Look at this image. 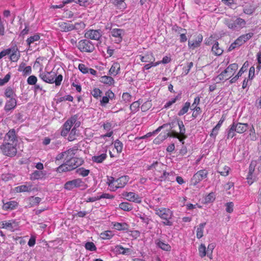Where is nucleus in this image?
<instances>
[{
	"instance_id": "obj_37",
	"label": "nucleus",
	"mask_w": 261,
	"mask_h": 261,
	"mask_svg": "<svg viewBox=\"0 0 261 261\" xmlns=\"http://www.w3.org/2000/svg\"><path fill=\"white\" fill-rule=\"evenodd\" d=\"M190 107V103L189 102H186L185 103V105L182 107V108L178 113V115L182 116V115H184L185 114H186L188 112Z\"/></svg>"
},
{
	"instance_id": "obj_45",
	"label": "nucleus",
	"mask_w": 261,
	"mask_h": 261,
	"mask_svg": "<svg viewBox=\"0 0 261 261\" xmlns=\"http://www.w3.org/2000/svg\"><path fill=\"white\" fill-rule=\"evenodd\" d=\"M85 248L87 250L90 251H95L96 247L93 242H87L85 244Z\"/></svg>"
},
{
	"instance_id": "obj_61",
	"label": "nucleus",
	"mask_w": 261,
	"mask_h": 261,
	"mask_svg": "<svg viewBox=\"0 0 261 261\" xmlns=\"http://www.w3.org/2000/svg\"><path fill=\"white\" fill-rule=\"evenodd\" d=\"M23 73L24 75H29L32 72V68L30 66H28L25 67L23 69Z\"/></svg>"
},
{
	"instance_id": "obj_24",
	"label": "nucleus",
	"mask_w": 261,
	"mask_h": 261,
	"mask_svg": "<svg viewBox=\"0 0 261 261\" xmlns=\"http://www.w3.org/2000/svg\"><path fill=\"white\" fill-rule=\"evenodd\" d=\"M140 60L143 62H153L155 58L152 53H148L144 56H140Z\"/></svg>"
},
{
	"instance_id": "obj_62",
	"label": "nucleus",
	"mask_w": 261,
	"mask_h": 261,
	"mask_svg": "<svg viewBox=\"0 0 261 261\" xmlns=\"http://www.w3.org/2000/svg\"><path fill=\"white\" fill-rule=\"evenodd\" d=\"M193 63L192 62L189 63L188 64L187 68H186L184 70V71L182 74H184V75L188 74L189 73L191 68L193 67Z\"/></svg>"
},
{
	"instance_id": "obj_4",
	"label": "nucleus",
	"mask_w": 261,
	"mask_h": 261,
	"mask_svg": "<svg viewBox=\"0 0 261 261\" xmlns=\"http://www.w3.org/2000/svg\"><path fill=\"white\" fill-rule=\"evenodd\" d=\"M77 47L82 52L91 53L95 49L94 45L88 39H83L80 41Z\"/></svg>"
},
{
	"instance_id": "obj_39",
	"label": "nucleus",
	"mask_w": 261,
	"mask_h": 261,
	"mask_svg": "<svg viewBox=\"0 0 261 261\" xmlns=\"http://www.w3.org/2000/svg\"><path fill=\"white\" fill-rule=\"evenodd\" d=\"M40 39V36L38 35H35L34 36H31L29 37L27 40V44L29 46H31V44L34 43L35 41H38Z\"/></svg>"
},
{
	"instance_id": "obj_56",
	"label": "nucleus",
	"mask_w": 261,
	"mask_h": 261,
	"mask_svg": "<svg viewBox=\"0 0 261 261\" xmlns=\"http://www.w3.org/2000/svg\"><path fill=\"white\" fill-rule=\"evenodd\" d=\"M76 129L75 127L73 128L68 136V140L69 141H73L75 139L74 135L75 134Z\"/></svg>"
},
{
	"instance_id": "obj_53",
	"label": "nucleus",
	"mask_w": 261,
	"mask_h": 261,
	"mask_svg": "<svg viewBox=\"0 0 261 261\" xmlns=\"http://www.w3.org/2000/svg\"><path fill=\"white\" fill-rule=\"evenodd\" d=\"M11 75L10 73H8L4 79H1L0 78V86H3L6 83H7L10 79Z\"/></svg>"
},
{
	"instance_id": "obj_15",
	"label": "nucleus",
	"mask_w": 261,
	"mask_h": 261,
	"mask_svg": "<svg viewBox=\"0 0 261 261\" xmlns=\"http://www.w3.org/2000/svg\"><path fill=\"white\" fill-rule=\"evenodd\" d=\"M232 124H234V130L236 132L240 134L243 133L248 128L247 123H236L233 122Z\"/></svg>"
},
{
	"instance_id": "obj_17",
	"label": "nucleus",
	"mask_w": 261,
	"mask_h": 261,
	"mask_svg": "<svg viewBox=\"0 0 261 261\" xmlns=\"http://www.w3.org/2000/svg\"><path fill=\"white\" fill-rule=\"evenodd\" d=\"M11 50V54H10V59L12 62H16L18 61L20 57V54L18 50V49L16 47L10 48Z\"/></svg>"
},
{
	"instance_id": "obj_50",
	"label": "nucleus",
	"mask_w": 261,
	"mask_h": 261,
	"mask_svg": "<svg viewBox=\"0 0 261 261\" xmlns=\"http://www.w3.org/2000/svg\"><path fill=\"white\" fill-rule=\"evenodd\" d=\"M79 69L81 71L82 73L85 74L89 72V68L87 67L84 64H80L79 65Z\"/></svg>"
},
{
	"instance_id": "obj_32",
	"label": "nucleus",
	"mask_w": 261,
	"mask_h": 261,
	"mask_svg": "<svg viewBox=\"0 0 261 261\" xmlns=\"http://www.w3.org/2000/svg\"><path fill=\"white\" fill-rule=\"evenodd\" d=\"M238 68L237 64L233 63L229 65L226 69L224 70V73H229V75L233 71H236Z\"/></svg>"
},
{
	"instance_id": "obj_7",
	"label": "nucleus",
	"mask_w": 261,
	"mask_h": 261,
	"mask_svg": "<svg viewBox=\"0 0 261 261\" xmlns=\"http://www.w3.org/2000/svg\"><path fill=\"white\" fill-rule=\"evenodd\" d=\"M102 35V32L100 30H90L86 32L85 37L86 38L99 40Z\"/></svg>"
},
{
	"instance_id": "obj_30",
	"label": "nucleus",
	"mask_w": 261,
	"mask_h": 261,
	"mask_svg": "<svg viewBox=\"0 0 261 261\" xmlns=\"http://www.w3.org/2000/svg\"><path fill=\"white\" fill-rule=\"evenodd\" d=\"M107 156L106 153H102L99 155L93 156L92 158V160L94 162L101 163L106 159Z\"/></svg>"
},
{
	"instance_id": "obj_22",
	"label": "nucleus",
	"mask_w": 261,
	"mask_h": 261,
	"mask_svg": "<svg viewBox=\"0 0 261 261\" xmlns=\"http://www.w3.org/2000/svg\"><path fill=\"white\" fill-rule=\"evenodd\" d=\"M155 242L156 245L162 250L165 251L170 250L171 246L168 244H166L159 239L156 240Z\"/></svg>"
},
{
	"instance_id": "obj_31",
	"label": "nucleus",
	"mask_w": 261,
	"mask_h": 261,
	"mask_svg": "<svg viewBox=\"0 0 261 261\" xmlns=\"http://www.w3.org/2000/svg\"><path fill=\"white\" fill-rule=\"evenodd\" d=\"M15 190L17 192H30L32 190V186L21 185L16 187Z\"/></svg>"
},
{
	"instance_id": "obj_27",
	"label": "nucleus",
	"mask_w": 261,
	"mask_h": 261,
	"mask_svg": "<svg viewBox=\"0 0 261 261\" xmlns=\"http://www.w3.org/2000/svg\"><path fill=\"white\" fill-rule=\"evenodd\" d=\"M113 227L115 229L118 230H128V225L126 223L116 222L114 224Z\"/></svg>"
},
{
	"instance_id": "obj_44",
	"label": "nucleus",
	"mask_w": 261,
	"mask_h": 261,
	"mask_svg": "<svg viewBox=\"0 0 261 261\" xmlns=\"http://www.w3.org/2000/svg\"><path fill=\"white\" fill-rule=\"evenodd\" d=\"M37 79L35 75H31L27 79V83L29 85H34L36 84Z\"/></svg>"
},
{
	"instance_id": "obj_26",
	"label": "nucleus",
	"mask_w": 261,
	"mask_h": 261,
	"mask_svg": "<svg viewBox=\"0 0 261 261\" xmlns=\"http://www.w3.org/2000/svg\"><path fill=\"white\" fill-rule=\"evenodd\" d=\"M120 70V65L119 64L115 63L113 64L109 70V73L112 75H116L119 73Z\"/></svg>"
},
{
	"instance_id": "obj_43",
	"label": "nucleus",
	"mask_w": 261,
	"mask_h": 261,
	"mask_svg": "<svg viewBox=\"0 0 261 261\" xmlns=\"http://www.w3.org/2000/svg\"><path fill=\"white\" fill-rule=\"evenodd\" d=\"M199 255L201 257H203L206 255V247L203 244H201L199 247Z\"/></svg>"
},
{
	"instance_id": "obj_41",
	"label": "nucleus",
	"mask_w": 261,
	"mask_h": 261,
	"mask_svg": "<svg viewBox=\"0 0 261 261\" xmlns=\"http://www.w3.org/2000/svg\"><path fill=\"white\" fill-rule=\"evenodd\" d=\"M76 172V173L82 175V176L85 177L89 174L90 171L89 170L85 169L83 168H80L77 169Z\"/></svg>"
},
{
	"instance_id": "obj_34",
	"label": "nucleus",
	"mask_w": 261,
	"mask_h": 261,
	"mask_svg": "<svg viewBox=\"0 0 261 261\" xmlns=\"http://www.w3.org/2000/svg\"><path fill=\"white\" fill-rule=\"evenodd\" d=\"M119 207L120 209L125 211H130L133 209L132 204L128 202H122L119 204Z\"/></svg>"
},
{
	"instance_id": "obj_9",
	"label": "nucleus",
	"mask_w": 261,
	"mask_h": 261,
	"mask_svg": "<svg viewBox=\"0 0 261 261\" xmlns=\"http://www.w3.org/2000/svg\"><path fill=\"white\" fill-rule=\"evenodd\" d=\"M207 174L208 172L205 170H201L196 173L192 178V181L194 185H196L199 181L207 177Z\"/></svg>"
},
{
	"instance_id": "obj_19",
	"label": "nucleus",
	"mask_w": 261,
	"mask_h": 261,
	"mask_svg": "<svg viewBox=\"0 0 261 261\" xmlns=\"http://www.w3.org/2000/svg\"><path fill=\"white\" fill-rule=\"evenodd\" d=\"M16 106V100L15 98H10L9 100H8L5 106V110L6 112H8L13 109Z\"/></svg>"
},
{
	"instance_id": "obj_35",
	"label": "nucleus",
	"mask_w": 261,
	"mask_h": 261,
	"mask_svg": "<svg viewBox=\"0 0 261 261\" xmlns=\"http://www.w3.org/2000/svg\"><path fill=\"white\" fill-rule=\"evenodd\" d=\"M72 170L71 168L66 165V162L57 168V171L59 172H66Z\"/></svg>"
},
{
	"instance_id": "obj_40",
	"label": "nucleus",
	"mask_w": 261,
	"mask_h": 261,
	"mask_svg": "<svg viewBox=\"0 0 261 261\" xmlns=\"http://www.w3.org/2000/svg\"><path fill=\"white\" fill-rule=\"evenodd\" d=\"M234 124H232L230 125V128H229L227 132V138H232L235 136V130H234Z\"/></svg>"
},
{
	"instance_id": "obj_1",
	"label": "nucleus",
	"mask_w": 261,
	"mask_h": 261,
	"mask_svg": "<svg viewBox=\"0 0 261 261\" xmlns=\"http://www.w3.org/2000/svg\"><path fill=\"white\" fill-rule=\"evenodd\" d=\"M17 143L5 142L3 143L0 147L3 153L7 156L13 157L16 155Z\"/></svg>"
},
{
	"instance_id": "obj_60",
	"label": "nucleus",
	"mask_w": 261,
	"mask_h": 261,
	"mask_svg": "<svg viewBox=\"0 0 261 261\" xmlns=\"http://www.w3.org/2000/svg\"><path fill=\"white\" fill-rule=\"evenodd\" d=\"M10 48H8L7 49L3 50L1 52H0V59L5 57L7 55H9L11 54Z\"/></svg>"
},
{
	"instance_id": "obj_14",
	"label": "nucleus",
	"mask_w": 261,
	"mask_h": 261,
	"mask_svg": "<svg viewBox=\"0 0 261 261\" xmlns=\"http://www.w3.org/2000/svg\"><path fill=\"white\" fill-rule=\"evenodd\" d=\"M203 37L202 35L199 34L195 40H189L188 42V46L190 48H192V49H195L199 47L200 45V44L202 41Z\"/></svg>"
},
{
	"instance_id": "obj_12",
	"label": "nucleus",
	"mask_w": 261,
	"mask_h": 261,
	"mask_svg": "<svg viewBox=\"0 0 261 261\" xmlns=\"http://www.w3.org/2000/svg\"><path fill=\"white\" fill-rule=\"evenodd\" d=\"M123 32V31L120 29H114L111 30V34L112 36L115 38L114 40L115 43H119L121 42Z\"/></svg>"
},
{
	"instance_id": "obj_42",
	"label": "nucleus",
	"mask_w": 261,
	"mask_h": 261,
	"mask_svg": "<svg viewBox=\"0 0 261 261\" xmlns=\"http://www.w3.org/2000/svg\"><path fill=\"white\" fill-rule=\"evenodd\" d=\"M114 147L118 152H121L123 148V144L119 140H117L114 143Z\"/></svg>"
},
{
	"instance_id": "obj_33",
	"label": "nucleus",
	"mask_w": 261,
	"mask_h": 261,
	"mask_svg": "<svg viewBox=\"0 0 261 261\" xmlns=\"http://www.w3.org/2000/svg\"><path fill=\"white\" fill-rule=\"evenodd\" d=\"M5 95L10 98H15L14 97L16 96L14 91L11 87H8L6 89Z\"/></svg>"
},
{
	"instance_id": "obj_21",
	"label": "nucleus",
	"mask_w": 261,
	"mask_h": 261,
	"mask_svg": "<svg viewBox=\"0 0 261 261\" xmlns=\"http://www.w3.org/2000/svg\"><path fill=\"white\" fill-rule=\"evenodd\" d=\"M212 51L216 56H220L223 54V49L219 47L218 42H215L212 48Z\"/></svg>"
},
{
	"instance_id": "obj_20",
	"label": "nucleus",
	"mask_w": 261,
	"mask_h": 261,
	"mask_svg": "<svg viewBox=\"0 0 261 261\" xmlns=\"http://www.w3.org/2000/svg\"><path fill=\"white\" fill-rule=\"evenodd\" d=\"M60 28L61 30L65 32H68L74 30L75 26L73 24L68 22H61L60 23Z\"/></svg>"
},
{
	"instance_id": "obj_5",
	"label": "nucleus",
	"mask_w": 261,
	"mask_h": 261,
	"mask_svg": "<svg viewBox=\"0 0 261 261\" xmlns=\"http://www.w3.org/2000/svg\"><path fill=\"white\" fill-rule=\"evenodd\" d=\"M86 185L80 178H76L67 181L64 185V188L67 190H71L74 188L84 187L85 189Z\"/></svg>"
},
{
	"instance_id": "obj_55",
	"label": "nucleus",
	"mask_w": 261,
	"mask_h": 261,
	"mask_svg": "<svg viewBox=\"0 0 261 261\" xmlns=\"http://www.w3.org/2000/svg\"><path fill=\"white\" fill-rule=\"evenodd\" d=\"M226 211L227 213H231L233 212V204L232 202H227L226 204Z\"/></svg>"
},
{
	"instance_id": "obj_49",
	"label": "nucleus",
	"mask_w": 261,
	"mask_h": 261,
	"mask_svg": "<svg viewBox=\"0 0 261 261\" xmlns=\"http://www.w3.org/2000/svg\"><path fill=\"white\" fill-rule=\"evenodd\" d=\"M56 77V79L55 78V79H54V83H55L56 86H59L61 84V82L63 80V76L61 74H59Z\"/></svg>"
},
{
	"instance_id": "obj_54",
	"label": "nucleus",
	"mask_w": 261,
	"mask_h": 261,
	"mask_svg": "<svg viewBox=\"0 0 261 261\" xmlns=\"http://www.w3.org/2000/svg\"><path fill=\"white\" fill-rule=\"evenodd\" d=\"M253 36V33H249L241 36V39H243L244 42L250 39Z\"/></svg>"
},
{
	"instance_id": "obj_29",
	"label": "nucleus",
	"mask_w": 261,
	"mask_h": 261,
	"mask_svg": "<svg viewBox=\"0 0 261 261\" xmlns=\"http://www.w3.org/2000/svg\"><path fill=\"white\" fill-rule=\"evenodd\" d=\"M206 223L204 222L198 225L196 230V236L198 239H200L203 237V229Z\"/></svg>"
},
{
	"instance_id": "obj_51",
	"label": "nucleus",
	"mask_w": 261,
	"mask_h": 261,
	"mask_svg": "<svg viewBox=\"0 0 261 261\" xmlns=\"http://www.w3.org/2000/svg\"><path fill=\"white\" fill-rule=\"evenodd\" d=\"M71 152H72V153H73V150L71 149H69L67 151H65V152H62V153L58 154L57 155L56 159L57 160H60L64 158L65 154H66V153L69 154Z\"/></svg>"
},
{
	"instance_id": "obj_57",
	"label": "nucleus",
	"mask_w": 261,
	"mask_h": 261,
	"mask_svg": "<svg viewBox=\"0 0 261 261\" xmlns=\"http://www.w3.org/2000/svg\"><path fill=\"white\" fill-rule=\"evenodd\" d=\"M179 96H176L174 98L172 99L171 100H169L168 101L166 105L164 106V108H167L170 107L172 104L175 103L176 101L178 99Z\"/></svg>"
},
{
	"instance_id": "obj_2",
	"label": "nucleus",
	"mask_w": 261,
	"mask_h": 261,
	"mask_svg": "<svg viewBox=\"0 0 261 261\" xmlns=\"http://www.w3.org/2000/svg\"><path fill=\"white\" fill-rule=\"evenodd\" d=\"M154 210L156 215H158L162 219L165 220V221L163 222L164 225L168 226H171L172 225V222L169 221L172 217V213L169 209L166 208H156Z\"/></svg>"
},
{
	"instance_id": "obj_47",
	"label": "nucleus",
	"mask_w": 261,
	"mask_h": 261,
	"mask_svg": "<svg viewBox=\"0 0 261 261\" xmlns=\"http://www.w3.org/2000/svg\"><path fill=\"white\" fill-rule=\"evenodd\" d=\"M140 106V103L138 101H135L133 102L130 106V109L132 112H136Z\"/></svg>"
},
{
	"instance_id": "obj_63",
	"label": "nucleus",
	"mask_w": 261,
	"mask_h": 261,
	"mask_svg": "<svg viewBox=\"0 0 261 261\" xmlns=\"http://www.w3.org/2000/svg\"><path fill=\"white\" fill-rule=\"evenodd\" d=\"M109 101V99L107 97V96L105 95V96H103L102 99L100 100V105L102 106H105L106 104H107Z\"/></svg>"
},
{
	"instance_id": "obj_6",
	"label": "nucleus",
	"mask_w": 261,
	"mask_h": 261,
	"mask_svg": "<svg viewBox=\"0 0 261 261\" xmlns=\"http://www.w3.org/2000/svg\"><path fill=\"white\" fill-rule=\"evenodd\" d=\"M77 116L74 115L70 118L68 119L64 124L61 134L62 136H66L67 134L70 131L73 124L76 121Z\"/></svg>"
},
{
	"instance_id": "obj_64",
	"label": "nucleus",
	"mask_w": 261,
	"mask_h": 261,
	"mask_svg": "<svg viewBox=\"0 0 261 261\" xmlns=\"http://www.w3.org/2000/svg\"><path fill=\"white\" fill-rule=\"evenodd\" d=\"M105 95L107 96L109 99H113L115 97L114 93L111 90L107 91Z\"/></svg>"
},
{
	"instance_id": "obj_36",
	"label": "nucleus",
	"mask_w": 261,
	"mask_h": 261,
	"mask_svg": "<svg viewBox=\"0 0 261 261\" xmlns=\"http://www.w3.org/2000/svg\"><path fill=\"white\" fill-rule=\"evenodd\" d=\"M44 174L42 171L36 170L31 174V178L33 179H37L42 178Z\"/></svg>"
},
{
	"instance_id": "obj_10",
	"label": "nucleus",
	"mask_w": 261,
	"mask_h": 261,
	"mask_svg": "<svg viewBox=\"0 0 261 261\" xmlns=\"http://www.w3.org/2000/svg\"><path fill=\"white\" fill-rule=\"evenodd\" d=\"M84 161L81 158H72L66 162V165L70 167L72 170L82 165Z\"/></svg>"
},
{
	"instance_id": "obj_25",
	"label": "nucleus",
	"mask_w": 261,
	"mask_h": 261,
	"mask_svg": "<svg viewBox=\"0 0 261 261\" xmlns=\"http://www.w3.org/2000/svg\"><path fill=\"white\" fill-rule=\"evenodd\" d=\"M100 81L105 84L112 85L114 84V80L113 77L109 76H102L100 77Z\"/></svg>"
},
{
	"instance_id": "obj_59",
	"label": "nucleus",
	"mask_w": 261,
	"mask_h": 261,
	"mask_svg": "<svg viewBox=\"0 0 261 261\" xmlns=\"http://www.w3.org/2000/svg\"><path fill=\"white\" fill-rule=\"evenodd\" d=\"M215 200L214 194L213 193H210L206 197H205V201L206 202H211Z\"/></svg>"
},
{
	"instance_id": "obj_8",
	"label": "nucleus",
	"mask_w": 261,
	"mask_h": 261,
	"mask_svg": "<svg viewBox=\"0 0 261 261\" xmlns=\"http://www.w3.org/2000/svg\"><path fill=\"white\" fill-rule=\"evenodd\" d=\"M57 76V74L55 72H45L41 73L39 74V77L45 82L53 84L54 83V79Z\"/></svg>"
},
{
	"instance_id": "obj_13",
	"label": "nucleus",
	"mask_w": 261,
	"mask_h": 261,
	"mask_svg": "<svg viewBox=\"0 0 261 261\" xmlns=\"http://www.w3.org/2000/svg\"><path fill=\"white\" fill-rule=\"evenodd\" d=\"M256 168L259 171L261 172V155L257 160L252 161L250 165L249 173L252 174Z\"/></svg>"
},
{
	"instance_id": "obj_11",
	"label": "nucleus",
	"mask_w": 261,
	"mask_h": 261,
	"mask_svg": "<svg viewBox=\"0 0 261 261\" xmlns=\"http://www.w3.org/2000/svg\"><path fill=\"white\" fill-rule=\"evenodd\" d=\"M4 141L5 142L17 143L18 140L16 138V133L14 129L10 130L5 135Z\"/></svg>"
},
{
	"instance_id": "obj_16",
	"label": "nucleus",
	"mask_w": 261,
	"mask_h": 261,
	"mask_svg": "<svg viewBox=\"0 0 261 261\" xmlns=\"http://www.w3.org/2000/svg\"><path fill=\"white\" fill-rule=\"evenodd\" d=\"M126 197L127 200L137 203H140L141 200L138 195L133 192H125L123 194Z\"/></svg>"
},
{
	"instance_id": "obj_3",
	"label": "nucleus",
	"mask_w": 261,
	"mask_h": 261,
	"mask_svg": "<svg viewBox=\"0 0 261 261\" xmlns=\"http://www.w3.org/2000/svg\"><path fill=\"white\" fill-rule=\"evenodd\" d=\"M224 23L231 30H239L245 27L246 21L241 18H237L235 20L226 18L224 20Z\"/></svg>"
},
{
	"instance_id": "obj_18",
	"label": "nucleus",
	"mask_w": 261,
	"mask_h": 261,
	"mask_svg": "<svg viewBox=\"0 0 261 261\" xmlns=\"http://www.w3.org/2000/svg\"><path fill=\"white\" fill-rule=\"evenodd\" d=\"M128 181V177L127 176H123L118 178L116 181L117 182V185L115 186L116 189L124 187Z\"/></svg>"
},
{
	"instance_id": "obj_46",
	"label": "nucleus",
	"mask_w": 261,
	"mask_h": 261,
	"mask_svg": "<svg viewBox=\"0 0 261 261\" xmlns=\"http://www.w3.org/2000/svg\"><path fill=\"white\" fill-rule=\"evenodd\" d=\"M91 93L94 97L97 98L101 96L102 91L98 88H95Z\"/></svg>"
},
{
	"instance_id": "obj_38",
	"label": "nucleus",
	"mask_w": 261,
	"mask_h": 261,
	"mask_svg": "<svg viewBox=\"0 0 261 261\" xmlns=\"http://www.w3.org/2000/svg\"><path fill=\"white\" fill-rule=\"evenodd\" d=\"M168 136H171L174 138H178L179 140L180 138H182V136H180V134L175 131H172L171 134L169 133H167L166 134L164 135V136L162 137V138L163 140L166 139Z\"/></svg>"
},
{
	"instance_id": "obj_23",
	"label": "nucleus",
	"mask_w": 261,
	"mask_h": 261,
	"mask_svg": "<svg viewBox=\"0 0 261 261\" xmlns=\"http://www.w3.org/2000/svg\"><path fill=\"white\" fill-rule=\"evenodd\" d=\"M179 128L180 135L182 136V138L179 139V141L182 142L184 139L186 138V136L185 135L186 132V129L182 121H178L177 122Z\"/></svg>"
},
{
	"instance_id": "obj_48",
	"label": "nucleus",
	"mask_w": 261,
	"mask_h": 261,
	"mask_svg": "<svg viewBox=\"0 0 261 261\" xmlns=\"http://www.w3.org/2000/svg\"><path fill=\"white\" fill-rule=\"evenodd\" d=\"M101 238L103 239H109L112 236L111 231H106L100 234Z\"/></svg>"
},
{
	"instance_id": "obj_28",
	"label": "nucleus",
	"mask_w": 261,
	"mask_h": 261,
	"mask_svg": "<svg viewBox=\"0 0 261 261\" xmlns=\"http://www.w3.org/2000/svg\"><path fill=\"white\" fill-rule=\"evenodd\" d=\"M17 206V203L14 201H11L4 203L3 208L5 210H12Z\"/></svg>"
},
{
	"instance_id": "obj_52",
	"label": "nucleus",
	"mask_w": 261,
	"mask_h": 261,
	"mask_svg": "<svg viewBox=\"0 0 261 261\" xmlns=\"http://www.w3.org/2000/svg\"><path fill=\"white\" fill-rule=\"evenodd\" d=\"M2 228H7L10 230H12L13 229L12 223L10 222L4 221L2 223Z\"/></svg>"
},
{
	"instance_id": "obj_58",
	"label": "nucleus",
	"mask_w": 261,
	"mask_h": 261,
	"mask_svg": "<svg viewBox=\"0 0 261 261\" xmlns=\"http://www.w3.org/2000/svg\"><path fill=\"white\" fill-rule=\"evenodd\" d=\"M248 66V62H245L244 64H243L242 67L240 69L239 71L238 72L239 76H241L242 74L244 72V71L246 70V68Z\"/></svg>"
}]
</instances>
